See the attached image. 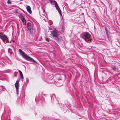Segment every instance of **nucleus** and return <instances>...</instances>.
Returning <instances> with one entry per match:
<instances>
[{"mask_svg":"<svg viewBox=\"0 0 120 120\" xmlns=\"http://www.w3.org/2000/svg\"><path fill=\"white\" fill-rule=\"evenodd\" d=\"M19 51L20 53V55L25 59L26 60L37 63V62L28 56L22 49H19Z\"/></svg>","mask_w":120,"mask_h":120,"instance_id":"obj_1","label":"nucleus"},{"mask_svg":"<svg viewBox=\"0 0 120 120\" xmlns=\"http://www.w3.org/2000/svg\"><path fill=\"white\" fill-rule=\"evenodd\" d=\"M80 37L87 42L90 43L91 41L90 36L88 32H85L82 33L80 34Z\"/></svg>","mask_w":120,"mask_h":120,"instance_id":"obj_2","label":"nucleus"},{"mask_svg":"<svg viewBox=\"0 0 120 120\" xmlns=\"http://www.w3.org/2000/svg\"><path fill=\"white\" fill-rule=\"evenodd\" d=\"M59 32L56 30H54L51 32V35L56 40L57 42H59L60 39L58 37V34Z\"/></svg>","mask_w":120,"mask_h":120,"instance_id":"obj_3","label":"nucleus"},{"mask_svg":"<svg viewBox=\"0 0 120 120\" xmlns=\"http://www.w3.org/2000/svg\"><path fill=\"white\" fill-rule=\"evenodd\" d=\"M49 0L51 4L52 5L54 4L55 5L56 9L58 11V12L60 16L61 17L62 16L61 11L59 7L58 6V4H57L56 2L54 0Z\"/></svg>","mask_w":120,"mask_h":120,"instance_id":"obj_4","label":"nucleus"},{"mask_svg":"<svg viewBox=\"0 0 120 120\" xmlns=\"http://www.w3.org/2000/svg\"><path fill=\"white\" fill-rule=\"evenodd\" d=\"M33 24L32 23H28L27 24V28L29 31L30 33L31 34H33Z\"/></svg>","mask_w":120,"mask_h":120,"instance_id":"obj_5","label":"nucleus"},{"mask_svg":"<svg viewBox=\"0 0 120 120\" xmlns=\"http://www.w3.org/2000/svg\"><path fill=\"white\" fill-rule=\"evenodd\" d=\"M0 38L3 40H5L7 41L8 40L7 36L4 34H2L0 35Z\"/></svg>","mask_w":120,"mask_h":120,"instance_id":"obj_6","label":"nucleus"},{"mask_svg":"<svg viewBox=\"0 0 120 120\" xmlns=\"http://www.w3.org/2000/svg\"><path fill=\"white\" fill-rule=\"evenodd\" d=\"M15 85L16 90L17 94H18L19 93V83L17 81H16Z\"/></svg>","mask_w":120,"mask_h":120,"instance_id":"obj_7","label":"nucleus"},{"mask_svg":"<svg viewBox=\"0 0 120 120\" xmlns=\"http://www.w3.org/2000/svg\"><path fill=\"white\" fill-rule=\"evenodd\" d=\"M20 17L21 19L23 22V23L24 24L25 23H26V20L24 18V17L23 16V15H22L21 13H20Z\"/></svg>","mask_w":120,"mask_h":120,"instance_id":"obj_8","label":"nucleus"},{"mask_svg":"<svg viewBox=\"0 0 120 120\" xmlns=\"http://www.w3.org/2000/svg\"><path fill=\"white\" fill-rule=\"evenodd\" d=\"M26 9L27 11L30 14H31V13L32 11L31 10V8L30 6H28L26 7Z\"/></svg>","mask_w":120,"mask_h":120,"instance_id":"obj_9","label":"nucleus"},{"mask_svg":"<svg viewBox=\"0 0 120 120\" xmlns=\"http://www.w3.org/2000/svg\"><path fill=\"white\" fill-rule=\"evenodd\" d=\"M107 36L108 40L110 41H111V36L108 35H107Z\"/></svg>","mask_w":120,"mask_h":120,"instance_id":"obj_10","label":"nucleus"},{"mask_svg":"<svg viewBox=\"0 0 120 120\" xmlns=\"http://www.w3.org/2000/svg\"><path fill=\"white\" fill-rule=\"evenodd\" d=\"M20 74V76H21V78L22 79V81H23V78H24V77H23V74L22 73H21Z\"/></svg>","mask_w":120,"mask_h":120,"instance_id":"obj_11","label":"nucleus"},{"mask_svg":"<svg viewBox=\"0 0 120 120\" xmlns=\"http://www.w3.org/2000/svg\"><path fill=\"white\" fill-rule=\"evenodd\" d=\"M50 96L52 99V98L53 99L54 98H56L55 95L54 94H52L51 96Z\"/></svg>","mask_w":120,"mask_h":120,"instance_id":"obj_12","label":"nucleus"},{"mask_svg":"<svg viewBox=\"0 0 120 120\" xmlns=\"http://www.w3.org/2000/svg\"><path fill=\"white\" fill-rule=\"evenodd\" d=\"M7 3L8 4H11V1L10 0H8L7 1Z\"/></svg>","mask_w":120,"mask_h":120,"instance_id":"obj_13","label":"nucleus"},{"mask_svg":"<svg viewBox=\"0 0 120 120\" xmlns=\"http://www.w3.org/2000/svg\"><path fill=\"white\" fill-rule=\"evenodd\" d=\"M112 69L113 70L115 71L116 69V68L115 66H113L112 67Z\"/></svg>","mask_w":120,"mask_h":120,"instance_id":"obj_14","label":"nucleus"},{"mask_svg":"<svg viewBox=\"0 0 120 120\" xmlns=\"http://www.w3.org/2000/svg\"><path fill=\"white\" fill-rule=\"evenodd\" d=\"M5 41V40H3V42L4 43L6 44L7 43V41Z\"/></svg>","mask_w":120,"mask_h":120,"instance_id":"obj_15","label":"nucleus"},{"mask_svg":"<svg viewBox=\"0 0 120 120\" xmlns=\"http://www.w3.org/2000/svg\"><path fill=\"white\" fill-rule=\"evenodd\" d=\"M19 74H20L22 73L21 71L19 70Z\"/></svg>","mask_w":120,"mask_h":120,"instance_id":"obj_16","label":"nucleus"},{"mask_svg":"<svg viewBox=\"0 0 120 120\" xmlns=\"http://www.w3.org/2000/svg\"><path fill=\"white\" fill-rule=\"evenodd\" d=\"M43 12L44 13H45V10H44V9H43Z\"/></svg>","mask_w":120,"mask_h":120,"instance_id":"obj_17","label":"nucleus"},{"mask_svg":"<svg viewBox=\"0 0 120 120\" xmlns=\"http://www.w3.org/2000/svg\"><path fill=\"white\" fill-rule=\"evenodd\" d=\"M15 11L16 12L18 13L17 12L18 11V10L17 9H16Z\"/></svg>","mask_w":120,"mask_h":120,"instance_id":"obj_18","label":"nucleus"},{"mask_svg":"<svg viewBox=\"0 0 120 120\" xmlns=\"http://www.w3.org/2000/svg\"><path fill=\"white\" fill-rule=\"evenodd\" d=\"M62 29L63 30H64V26H62Z\"/></svg>","mask_w":120,"mask_h":120,"instance_id":"obj_19","label":"nucleus"},{"mask_svg":"<svg viewBox=\"0 0 120 120\" xmlns=\"http://www.w3.org/2000/svg\"><path fill=\"white\" fill-rule=\"evenodd\" d=\"M4 87H5L4 86H2V88H3L4 89Z\"/></svg>","mask_w":120,"mask_h":120,"instance_id":"obj_20","label":"nucleus"},{"mask_svg":"<svg viewBox=\"0 0 120 120\" xmlns=\"http://www.w3.org/2000/svg\"><path fill=\"white\" fill-rule=\"evenodd\" d=\"M60 79H59V80H60Z\"/></svg>","mask_w":120,"mask_h":120,"instance_id":"obj_21","label":"nucleus"},{"mask_svg":"<svg viewBox=\"0 0 120 120\" xmlns=\"http://www.w3.org/2000/svg\"><path fill=\"white\" fill-rule=\"evenodd\" d=\"M95 2H96V3L97 2L96 1H95Z\"/></svg>","mask_w":120,"mask_h":120,"instance_id":"obj_22","label":"nucleus"},{"mask_svg":"<svg viewBox=\"0 0 120 120\" xmlns=\"http://www.w3.org/2000/svg\"><path fill=\"white\" fill-rule=\"evenodd\" d=\"M44 119H45V117H44Z\"/></svg>","mask_w":120,"mask_h":120,"instance_id":"obj_23","label":"nucleus"},{"mask_svg":"<svg viewBox=\"0 0 120 120\" xmlns=\"http://www.w3.org/2000/svg\"><path fill=\"white\" fill-rule=\"evenodd\" d=\"M49 29H50V30H51V29H50V28H49Z\"/></svg>","mask_w":120,"mask_h":120,"instance_id":"obj_24","label":"nucleus"},{"mask_svg":"<svg viewBox=\"0 0 120 120\" xmlns=\"http://www.w3.org/2000/svg\"><path fill=\"white\" fill-rule=\"evenodd\" d=\"M15 76H16V75H15Z\"/></svg>","mask_w":120,"mask_h":120,"instance_id":"obj_25","label":"nucleus"}]
</instances>
